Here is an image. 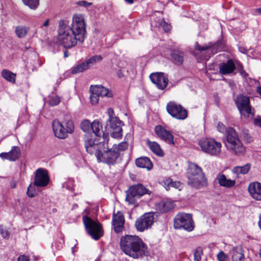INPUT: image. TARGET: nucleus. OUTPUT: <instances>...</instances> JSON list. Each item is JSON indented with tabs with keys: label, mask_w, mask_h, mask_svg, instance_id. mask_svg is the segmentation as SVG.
I'll use <instances>...</instances> for the list:
<instances>
[{
	"label": "nucleus",
	"mask_w": 261,
	"mask_h": 261,
	"mask_svg": "<svg viewBox=\"0 0 261 261\" xmlns=\"http://www.w3.org/2000/svg\"><path fill=\"white\" fill-rule=\"evenodd\" d=\"M120 248L127 255L138 258L147 253V247L143 240L137 236L125 235L120 240Z\"/></svg>",
	"instance_id": "1"
},
{
	"label": "nucleus",
	"mask_w": 261,
	"mask_h": 261,
	"mask_svg": "<svg viewBox=\"0 0 261 261\" xmlns=\"http://www.w3.org/2000/svg\"><path fill=\"white\" fill-rule=\"evenodd\" d=\"M74 35L70 29L69 22L66 20H61L59 22L58 41L65 48H71L75 46L77 42L83 41Z\"/></svg>",
	"instance_id": "2"
},
{
	"label": "nucleus",
	"mask_w": 261,
	"mask_h": 261,
	"mask_svg": "<svg viewBox=\"0 0 261 261\" xmlns=\"http://www.w3.org/2000/svg\"><path fill=\"white\" fill-rule=\"evenodd\" d=\"M187 176L188 185L195 189L207 186V179L202 168L194 163L188 162Z\"/></svg>",
	"instance_id": "3"
},
{
	"label": "nucleus",
	"mask_w": 261,
	"mask_h": 261,
	"mask_svg": "<svg viewBox=\"0 0 261 261\" xmlns=\"http://www.w3.org/2000/svg\"><path fill=\"white\" fill-rule=\"evenodd\" d=\"M226 145L234 153L238 155H242L245 152V148L239 138L236 130L231 127L227 129Z\"/></svg>",
	"instance_id": "4"
},
{
	"label": "nucleus",
	"mask_w": 261,
	"mask_h": 261,
	"mask_svg": "<svg viewBox=\"0 0 261 261\" xmlns=\"http://www.w3.org/2000/svg\"><path fill=\"white\" fill-rule=\"evenodd\" d=\"M86 24L84 15L82 14H75L72 18L70 29L74 35L83 42L86 36Z\"/></svg>",
	"instance_id": "5"
},
{
	"label": "nucleus",
	"mask_w": 261,
	"mask_h": 261,
	"mask_svg": "<svg viewBox=\"0 0 261 261\" xmlns=\"http://www.w3.org/2000/svg\"><path fill=\"white\" fill-rule=\"evenodd\" d=\"M64 124L58 120H55L52 122V127L55 136L59 139H65L68 134H72L74 130V125L71 120H66Z\"/></svg>",
	"instance_id": "6"
},
{
	"label": "nucleus",
	"mask_w": 261,
	"mask_h": 261,
	"mask_svg": "<svg viewBox=\"0 0 261 261\" xmlns=\"http://www.w3.org/2000/svg\"><path fill=\"white\" fill-rule=\"evenodd\" d=\"M109 119L108 124L111 131V136L114 139H121L122 137V122L114 115L113 109L109 108L108 110Z\"/></svg>",
	"instance_id": "7"
},
{
	"label": "nucleus",
	"mask_w": 261,
	"mask_h": 261,
	"mask_svg": "<svg viewBox=\"0 0 261 261\" xmlns=\"http://www.w3.org/2000/svg\"><path fill=\"white\" fill-rule=\"evenodd\" d=\"M236 103L242 117L245 119L253 118L254 115V110L250 105V99L248 96L239 95L236 99Z\"/></svg>",
	"instance_id": "8"
},
{
	"label": "nucleus",
	"mask_w": 261,
	"mask_h": 261,
	"mask_svg": "<svg viewBox=\"0 0 261 261\" xmlns=\"http://www.w3.org/2000/svg\"><path fill=\"white\" fill-rule=\"evenodd\" d=\"M174 227L175 229H184L188 231L194 229V224L191 215L186 213L177 214L174 220Z\"/></svg>",
	"instance_id": "9"
},
{
	"label": "nucleus",
	"mask_w": 261,
	"mask_h": 261,
	"mask_svg": "<svg viewBox=\"0 0 261 261\" xmlns=\"http://www.w3.org/2000/svg\"><path fill=\"white\" fill-rule=\"evenodd\" d=\"M83 220L88 233L94 240H99L103 235V230L101 225L86 216L83 217Z\"/></svg>",
	"instance_id": "10"
},
{
	"label": "nucleus",
	"mask_w": 261,
	"mask_h": 261,
	"mask_svg": "<svg viewBox=\"0 0 261 261\" xmlns=\"http://www.w3.org/2000/svg\"><path fill=\"white\" fill-rule=\"evenodd\" d=\"M108 148V144L106 146L105 144H104L101 149H99V152L96 153V156L100 162L113 165L116 162V159L119 156V153L117 151L114 150L113 147L110 149L106 150Z\"/></svg>",
	"instance_id": "11"
},
{
	"label": "nucleus",
	"mask_w": 261,
	"mask_h": 261,
	"mask_svg": "<svg viewBox=\"0 0 261 261\" xmlns=\"http://www.w3.org/2000/svg\"><path fill=\"white\" fill-rule=\"evenodd\" d=\"M199 145L202 151L211 155H217L221 150V143L213 139H203L199 141Z\"/></svg>",
	"instance_id": "12"
},
{
	"label": "nucleus",
	"mask_w": 261,
	"mask_h": 261,
	"mask_svg": "<svg viewBox=\"0 0 261 261\" xmlns=\"http://www.w3.org/2000/svg\"><path fill=\"white\" fill-rule=\"evenodd\" d=\"M150 191L146 189L143 185L138 184L129 188L127 193L125 200L129 204H133L136 202V199L140 198L145 194H150Z\"/></svg>",
	"instance_id": "13"
},
{
	"label": "nucleus",
	"mask_w": 261,
	"mask_h": 261,
	"mask_svg": "<svg viewBox=\"0 0 261 261\" xmlns=\"http://www.w3.org/2000/svg\"><path fill=\"white\" fill-rule=\"evenodd\" d=\"M166 110L172 117L177 119L184 120L188 116L187 111L180 105L174 101L168 102L166 106Z\"/></svg>",
	"instance_id": "14"
},
{
	"label": "nucleus",
	"mask_w": 261,
	"mask_h": 261,
	"mask_svg": "<svg viewBox=\"0 0 261 261\" xmlns=\"http://www.w3.org/2000/svg\"><path fill=\"white\" fill-rule=\"evenodd\" d=\"M154 214L152 212H149L144 214L135 222L136 229L142 232L151 227L154 220Z\"/></svg>",
	"instance_id": "15"
},
{
	"label": "nucleus",
	"mask_w": 261,
	"mask_h": 261,
	"mask_svg": "<svg viewBox=\"0 0 261 261\" xmlns=\"http://www.w3.org/2000/svg\"><path fill=\"white\" fill-rule=\"evenodd\" d=\"M151 82L161 90L164 89L167 86L168 79L166 76L162 72L151 73L149 76Z\"/></svg>",
	"instance_id": "16"
},
{
	"label": "nucleus",
	"mask_w": 261,
	"mask_h": 261,
	"mask_svg": "<svg viewBox=\"0 0 261 261\" xmlns=\"http://www.w3.org/2000/svg\"><path fill=\"white\" fill-rule=\"evenodd\" d=\"M49 178L46 170L38 169L36 171L34 185L37 187H45L49 182Z\"/></svg>",
	"instance_id": "17"
},
{
	"label": "nucleus",
	"mask_w": 261,
	"mask_h": 261,
	"mask_svg": "<svg viewBox=\"0 0 261 261\" xmlns=\"http://www.w3.org/2000/svg\"><path fill=\"white\" fill-rule=\"evenodd\" d=\"M105 143H98L96 140L87 137L85 140V146L86 150L90 154L95 153L99 152V149L100 150Z\"/></svg>",
	"instance_id": "18"
},
{
	"label": "nucleus",
	"mask_w": 261,
	"mask_h": 261,
	"mask_svg": "<svg viewBox=\"0 0 261 261\" xmlns=\"http://www.w3.org/2000/svg\"><path fill=\"white\" fill-rule=\"evenodd\" d=\"M124 218L123 214L118 212L113 216L112 224L114 231L116 233L121 232L124 228Z\"/></svg>",
	"instance_id": "19"
},
{
	"label": "nucleus",
	"mask_w": 261,
	"mask_h": 261,
	"mask_svg": "<svg viewBox=\"0 0 261 261\" xmlns=\"http://www.w3.org/2000/svg\"><path fill=\"white\" fill-rule=\"evenodd\" d=\"M20 155V150L18 146H13L9 152H2L0 153V158L3 160H7L14 162L18 160Z\"/></svg>",
	"instance_id": "20"
},
{
	"label": "nucleus",
	"mask_w": 261,
	"mask_h": 261,
	"mask_svg": "<svg viewBox=\"0 0 261 261\" xmlns=\"http://www.w3.org/2000/svg\"><path fill=\"white\" fill-rule=\"evenodd\" d=\"M156 134L162 139L170 144H174L173 136L170 133L161 125L156 126L155 127Z\"/></svg>",
	"instance_id": "21"
},
{
	"label": "nucleus",
	"mask_w": 261,
	"mask_h": 261,
	"mask_svg": "<svg viewBox=\"0 0 261 261\" xmlns=\"http://www.w3.org/2000/svg\"><path fill=\"white\" fill-rule=\"evenodd\" d=\"M251 197L256 200H261V184L258 182L250 183L248 187Z\"/></svg>",
	"instance_id": "22"
},
{
	"label": "nucleus",
	"mask_w": 261,
	"mask_h": 261,
	"mask_svg": "<svg viewBox=\"0 0 261 261\" xmlns=\"http://www.w3.org/2000/svg\"><path fill=\"white\" fill-rule=\"evenodd\" d=\"M90 91L91 92H94L95 94L99 97L107 96L111 97L112 96V93L108 89L100 85L92 86L90 88Z\"/></svg>",
	"instance_id": "23"
},
{
	"label": "nucleus",
	"mask_w": 261,
	"mask_h": 261,
	"mask_svg": "<svg viewBox=\"0 0 261 261\" xmlns=\"http://www.w3.org/2000/svg\"><path fill=\"white\" fill-rule=\"evenodd\" d=\"M232 261H244V250L242 246L233 247L230 251Z\"/></svg>",
	"instance_id": "24"
},
{
	"label": "nucleus",
	"mask_w": 261,
	"mask_h": 261,
	"mask_svg": "<svg viewBox=\"0 0 261 261\" xmlns=\"http://www.w3.org/2000/svg\"><path fill=\"white\" fill-rule=\"evenodd\" d=\"M216 178L219 185L223 187L231 188L236 185L234 180L227 178L223 174H218Z\"/></svg>",
	"instance_id": "25"
},
{
	"label": "nucleus",
	"mask_w": 261,
	"mask_h": 261,
	"mask_svg": "<svg viewBox=\"0 0 261 261\" xmlns=\"http://www.w3.org/2000/svg\"><path fill=\"white\" fill-rule=\"evenodd\" d=\"M236 67L233 62L229 60L226 63H223L219 66V72L222 74H227L232 73Z\"/></svg>",
	"instance_id": "26"
},
{
	"label": "nucleus",
	"mask_w": 261,
	"mask_h": 261,
	"mask_svg": "<svg viewBox=\"0 0 261 261\" xmlns=\"http://www.w3.org/2000/svg\"><path fill=\"white\" fill-rule=\"evenodd\" d=\"M136 165L142 168L150 170L152 168V164L150 159L147 157H140L136 160Z\"/></svg>",
	"instance_id": "27"
},
{
	"label": "nucleus",
	"mask_w": 261,
	"mask_h": 261,
	"mask_svg": "<svg viewBox=\"0 0 261 261\" xmlns=\"http://www.w3.org/2000/svg\"><path fill=\"white\" fill-rule=\"evenodd\" d=\"M251 168V165L249 163H247L242 166H236L234 167L232 172L233 173L239 176L240 174H247L250 171Z\"/></svg>",
	"instance_id": "28"
},
{
	"label": "nucleus",
	"mask_w": 261,
	"mask_h": 261,
	"mask_svg": "<svg viewBox=\"0 0 261 261\" xmlns=\"http://www.w3.org/2000/svg\"><path fill=\"white\" fill-rule=\"evenodd\" d=\"M173 207V203L170 201H161L156 205L157 210L162 213L169 212L171 210Z\"/></svg>",
	"instance_id": "29"
},
{
	"label": "nucleus",
	"mask_w": 261,
	"mask_h": 261,
	"mask_svg": "<svg viewBox=\"0 0 261 261\" xmlns=\"http://www.w3.org/2000/svg\"><path fill=\"white\" fill-rule=\"evenodd\" d=\"M91 130L97 137H100L103 133L102 124L99 121L95 120L91 123Z\"/></svg>",
	"instance_id": "30"
},
{
	"label": "nucleus",
	"mask_w": 261,
	"mask_h": 261,
	"mask_svg": "<svg viewBox=\"0 0 261 261\" xmlns=\"http://www.w3.org/2000/svg\"><path fill=\"white\" fill-rule=\"evenodd\" d=\"M216 45L212 46L210 44L200 46L198 43L196 42L195 45V49L199 52L207 50V52H211L213 54H214L217 53V50L214 51L216 49Z\"/></svg>",
	"instance_id": "31"
},
{
	"label": "nucleus",
	"mask_w": 261,
	"mask_h": 261,
	"mask_svg": "<svg viewBox=\"0 0 261 261\" xmlns=\"http://www.w3.org/2000/svg\"><path fill=\"white\" fill-rule=\"evenodd\" d=\"M147 144L151 151L155 154L159 156H162L163 155V151L161 149L160 145L156 142L148 141Z\"/></svg>",
	"instance_id": "32"
},
{
	"label": "nucleus",
	"mask_w": 261,
	"mask_h": 261,
	"mask_svg": "<svg viewBox=\"0 0 261 261\" xmlns=\"http://www.w3.org/2000/svg\"><path fill=\"white\" fill-rule=\"evenodd\" d=\"M30 30V28L26 26L19 25L16 27L15 32L19 38H24Z\"/></svg>",
	"instance_id": "33"
},
{
	"label": "nucleus",
	"mask_w": 261,
	"mask_h": 261,
	"mask_svg": "<svg viewBox=\"0 0 261 261\" xmlns=\"http://www.w3.org/2000/svg\"><path fill=\"white\" fill-rule=\"evenodd\" d=\"M183 53L179 51H173L171 54V57L174 62L178 64L181 65L184 60Z\"/></svg>",
	"instance_id": "34"
},
{
	"label": "nucleus",
	"mask_w": 261,
	"mask_h": 261,
	"mask_svg": "<svg viewBox=\"0 0 261 261\" xmlns=\"http://www.w3.org/2000/svg\"><path fill=\"white\" fill-rule=\"evenodd\" d=\"M2 76L7 81L15 83L16 74L8 70H3L2 72Z\"/></svg>",
	"instance_id": "35"
},
{
	"label": "nucleus",
	"mask_w": 261,
	"mask_h": 261,
	"mask_svg": "<svg viewBox=\"0 0 261 261\" xmlns=\"http://www.w3.org/2000/svg\"><path fill=\"white\" fill-rule=\"evenodd\" d=\"M102 60V57L100 55H96L94 56L89 59H88L86 62L85 63L86 64V65L87 66L88 68L91 66L95 65L97 62H99Z\"/></svg>",
	"instance_id": "36"
},
{
	"label": "nucleus",
	"mask_w": 261,
	"mask_h": 261,
	"mask_svg": "<svg viewBox=\"0 0 261 261\" xmlns=\"http://www.w3.org/2000/svg\"><path fill=\"white\" fill-rule=\"evenodd\" d=\"M25 6L32 10H36L39 5V0H22Z\"/></svg>",
	"instance_id": "37"
},
{
	"label": "nucleus",
	"mask_w": 261,
	"mask_h": 261,
	"mask_svg": "<svg viewBox=\"0 0 261 261\" xmlns=\"http://www.w3.org/2000/svg\"><path fill=\"white\" fill-rule=\"evenodd\" d=\"M88 68L85 62L79 64L71 69V73L73 74H76L82 72Z\"/></svg>",
	"instance_id": "38"
},
{
	"label": "nucleus",
	"mask_w": 261,
	"mask_h": 261,
	"mask_svg": "<svg viewBox=\"0 0 261 261\" xmlns=\"http://www.w3.org/2000/svg\"><path fill=\"white\" fill-rule=\"evenodd\" d=\"M81 129L85 133H90L91 131V123L89 120L85 119L80 124Z\"/></svg>",
	"instance_id": "39"
},
{
	"label": "nucleus",
	"mask_w": 261,
	"mask_h": 261,
	"mask_svg": "<svg viewBox=\"0 0 261 261\" xmlns=\"http://www.w3.org/2000/svg\"><path fill=\"white\" fill-rule=\"evenodd\" d=\"M128 146V144L127 142L126 141H124L119 143L117 145L114 144L112 147L114 150L117 151V152H118V151H122L126 150V149H127Z\"/></svg>",
	"instance_id": "40"
},
{
	"label": "nucleus",
	"mask_w": 261,
	"mask_h": 261,
	"mask_svg": "<svg viewBox=\"0 0 261 261\" xmlns=\"http://www.w3.org/2000/svg\"><path fill=\"white\" fill-rule=\"evenodd\" d=\"M203 253V250L201 248H197L194 254V259L195 261H200L201 258V255Z\"/></svg>",
	"instance_id": "41"
},
{
	"label": "nucleus",
	"mask_w": 261,
	"mask_h": 261,
	"mask_svg": "<svg viewBox=\"0 0 261 261\" xmlns=\"http://www.w3.org/2000/svg\"><path fill=\"white\" fill-rule=\"evenodd\" d=\"M61 101V98L58 96H54L49 100L48 103L50 106H55L58 105Z\"/></svg>",
	"instance_id": "42"
},
{
	"label": "nucleus",
	"mask_w": 261,
	"mask_h": 261,
	"mask_svg": "<svg viewBox=\"0 0 261 261\" xmlns=\"http://www.w3.org/2000/svg\"><path fill=\"white\" fill-rule=\"evenodd\" d=\"M217 258L218 261H228V256L223 251H220L217 255Z\"/></svg>",
	"instance_id": "43"
},
{
	"label": "nucleus",
	"mask_w": 261,
	"mask_h": 261,
	"mask_svg": "<svg viewBox=\"0 0 261 261\" xmlns=\"http://www.w3.org/2000/svg\"><path fill=\"white\" fill-rule=\"evenodd\" d=\"M172 179L170 178L165 179L162 181L164 186L167 190L172 187Z\"/></svg>",
	"instance_id": "44"
},
{
	"label": "nucleus",
	"mask_w": 261,
	"mask_h": 261,
	"mask_svg": "<svg viewBox=\"0 0 261 261\" xmlns=\"http://www.w3.org/2000/svg\"><path fill=\"white\" fill-rule=\"evenodd\" d=\"M90 101L92 105H96L98 103L99 96L95 94L94 92H91Z\"/></svg>",
	"instance_id": "45"
},
{
	"label": "nucleus",
	"mask_w": 261,
	"mask_h": 261,
	"mask_svg": "<svg viewBox=\"0 0 261 261\" xmlns=\"http://www.w3.org/2000/svg\"><path fill=\"white\" fill-rule=\"evenodd\" d=\"M160 27H161L166 32H169L171 29L170 25L164 20L161 21Z\"/></svg>",
	"instance_id": "46"
},
{
	"label": "nucleus",
	"mask_w": 261,
	"mask_h": 261,
	"mask_svg": "<svg viewBox=\"0 0 261 261\" xmlns=\"http://www.w3.org/2000/svg\"><path fill=\"white\" fill-rule=\"evenodd\" d=\"M0 230L1 233L3 238H7L9 237V232L6 228L1 226Z\"/></svg>",
	"instance_id": "47"
},
{
	"label": "nucleus",
	"mask_w": 261,
	"mask_h": 261,
	"mask_svg": "<svg viewBox=\"0 0 261 261\" xmlns=\"http://www.w3.org/2000/svg\"><path fill=\"white\" fill-rule=\"evenodd\" d=\"M217 128V130L221 133H223L225 130V125L223 124L220 122L218 123Z\"/></svg>",
	"instance_id": "48"
},
{
	"label": "nucleus",
	"mask_w": 261,
	"mask_h": 261,
	"mask_svg": "<svg viewBox=\"0 0 261 261\" xmlns=\"http://www.w3.org/2000/svg\"><path fill=\"white\" fill-rule=\"evenodd\" d=\"M80 6L88 7L92 5L91 3H89L85 1H82L78 3Z\"/></svg>",
	"instance_id": "49"
},
{
	"label": "nucleus",
	"mask_w": 261,
	"mask_h": 261,
	"mask_svg": "<svg viewBox=\"0 0 261 261\" xmlns=\"http://www.w3.org/2000/svg\"><path fill=\"white\" fill-rule=\"evenodd\" d=\"M181 187V184L179 181H173L171 187H173L175 189H178L179 190H180V188Z\"/></svg>",
	"instance_id": "50"
},
{
	"label": "nucleus",
	"mask_w": 261,
	"mask_h": 261,
	"mask_svg": "<svg viewBox=\"0 0 261 261\" xmlns=\"http://www.w3.org/2000/svg\"><path fill=\"white\" fill-rule=\"evenodd\" d=\"M254 124L258 126L261 127V117L258 116L254 120Z\"/></svg>",
	"instance_id": "51"
},
{
	"label": "nucleus",
	"mask_w": 261,
	"mask_h": 261,
	"mask_svg": "<svg viewBox=\"0 0 261 261\" xmlns=\"http://www.w3.org/2000/svg\"><path fill=\"white\" fill-rule=\"evenodd\" d=\"M17 261H29V257L22 255L18 257Z\"/></svg>",
	"instance_id": "52"
},
{
	"label": "nucleus",
	"mask_w": 261,
	"mask_h": 261,
	"mask_svg": "<svg viewBox=\"0 0 261 261\" xmlns=\"http://www.w3.org/2000/svg\"><path fill=\"white\" fill-rule=\"evenodd\" d=\"M31 187H29L28 188V191H27V194H28V196L30 197H34V194L31 191Z\"/></svg>",
	"instance_id": "53"
},
{
	"label": "nucleus",
	"mask_w": 261,
	"mask_h": 261,
	"mask_svg": "<svg viewBox=\"0 0 261 261\" xmlns=\"http://www.w3.org/2000/svg\"><path fill=\"white\" fill-rule=\"evenodd\" d=\"M49 21H50L49 19H47L46 20H45V21L43 22L42 25L41 26V28L48 27L49 25Z\"/></svg>",
	"instance_id": "54"
},
{
	"label": "nucleus",
	"mask_w": 261,
	"mask_h": 261,
	"mask_svg": "<svg viewBox=\"0 0 261 261\" xmlns=\"http://www.w3.org/2000/svg\"><path fill=\"white\" fill-rule=\"evenodd\" d=\"M239 51L242 53H243V54H246L247 53V50L243 47H240L239 48Z\"/></svg>",
	"instance_id": "55"
},
{
	"label": "nucleus",
	"mask_w": 261,
	"mask_h": 261,
	"mask_svg": "<svg viewBox=\"0 0 261 261\" xmlns=\"http://www.w3.org/2000/svg\"><path fill=\"white\" fill-rule=\"evenodd\" d=\"M257 93L260 95V96H261V87L260 86H259L257 88V90H256Z\"/></svg>",
	"instance_id": "56"
},
{
	"label": "nucleus",
	"mask_w": 261,
	"mask_h": 261,
	"mask_svg": "<svg viewBox=\"0 0 261 261\" xmlns=\"http://www.w3.org/2000/svg\"><path fill=\"white\" fill-rule=\"evenodd\" d=\"M124 1L129 4H132L134 3V0H124Z\"/></svg>",
	"instance_id": "57"
},
{
	"label": "nucleus",
	"mask_w": 261,
	"mask_h": 261,
	"mask_svg": "<svg viewBox=\"0 0 261 261\" xmlns=\"http://www.w3.org/2000/svg\"><path fill=\"white\" fill-rule=\"evenodd\" d=\"M64 55L65 58L68 57V51L67 50H65L64 53Z\"/></svg>",
	"instance_id": "58"
},
{
	"label": "nucleus",
	"mask_w": 261,
	"mask_h": 261,
	"mask_svg": "<svg viewBox=\"0 0 261 261\" xmlns=\"http://www.w3.org/2000/svg\"><path fill=\"white\" fill-rule=\"evenodd\" d=\"M256 11L259 14L261 15V8L257 9Z\"/></svg>",
	"instance_id": "59"
},
{
	"label": "nucleus",
	"mask_w": 261,
	"mask_h": 261,
	"mask_svg": "<svg viewBox=\"0 0 261 261\" xmlns=\"http://www.w3.org/2000/svg\"><path fill=\"white\" fill-rule=\"evenodd\" d=\"M29 48V47H28V46H27V47H26V48H27V49H28V48Z\"/></svg>",
	"instance_id": "60"
}]
</instances>
